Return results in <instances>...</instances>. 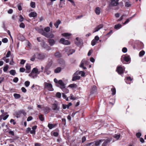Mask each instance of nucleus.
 <instances>
[{
  "mask_svg": "<svg viewBox=\"0 0 146 146\" xmlns=\"http://www.w3.org/2000/svg\"><path fill=\"white\" fill-rule=\"evenodd\" d=\"M44 88L48 89V90L52 91L54 89L52 88V85L49 83L45 82L44 83Z\"/></svg>",
  "mask_w": 146,
  "mask_h": 146,
  "instance_id": "obj_1",
  "label": "nucleus"
},
{
  "mask_svg": "<svg viewBox=\"0 0 146 146\" xmlns=\"http://www.w3.org/2000/svg\"><path fill=\"white\" fill-rule=\"evenodd\" d=\"M80 78V74L79 73L78 71H76L73 75V77L72 78V81H75L77 80H79Z\"/></svg>",
  "mask_w": 146,
  "mask_h": 146,
  "instance_id": "obj_2",
  "label": "nucleus"
},
{
  "mask_svg": "<svg viewBox=\"0 0 146 146\" xmlns=\"http://www.w3.org/2000/svg\"><path fill=\"white\" fill-rule=\"evenodd\" d=\"M135 46L138 47L139 49H142L144 47L143 43L139 41H137L135 42Z\"/></svg>",
  "mask_w": 146,
  "mask_h": 146,
  "instance_id": "obj_3",
  "label": "nucleus"
},
{
  "mask_svg": "<svg viewBox=\"0 0 146 146\" xmlns=\"http://www.w3.org/2000/svg\"><path fill=\"white\" fill-rule=\"evenodd\" d=\"M104 140L103 139H100L97 141L92 142L87 144V146H90L92 144H94L95 143V145L96 146H98Z\"/></svg>",
  "mask_w": 146,
  "mask_h": 146,
  "instance_id": "obj_4",
  "label": "nucleus"
},
{
  "mask_svg": "<svg viewBox=\"0 0 146 146\" xmlns=\"http://www.w3.org/2000/svg\"><path fill=\"white\" fill-rule=\"evenodd\" d=\"M60 108L58 106L57 103H54L52 104V109L55 111L56 113H57L59 111Z\"/></svg>",
  "mask_w": 146,
  "mask_h": 146,
  "instance_id": "obj_5",
  "label": "nucleus"
},
{
  "mask_svg": "<svg viewBox=\"0 0 146 146\" xmlns=\"http://www.w3.org/2000/svg\"><path fill=\"white\" fill-rule=\"evenodd\" d=\"M125 69L124 67L120 66L117 68L116 70L119 74H121L123 73Z\"/></svg>",
  "mask_w": 146,
  "mask_h": 146,
  "instance_id": "obj_6",
  "label": "nucleus"
},
{
  "mask_svg": "<svg viewBox=\"0 0 146 146\" xmlns=\"http://www.w3.org/2000/svg\"><path fill=\"white\" fill-rule=\"evenodd\" d=\"M36 58L39 60H42L45 57V55L44 54L36 53Z\"/></svg>",
  "mask_w": 146,
  "mask_h": 146,
  "instance_id": "obj_7",
  "label": "nucleus"
},
{
  "mask_svg": "<svg viewBox=\"0 0 146 146\" xmlns=\"http://www.w3.org/2000/svg\"><path fill=\"white\" fill-rule=\"evenodd\" d=\"M60 42L62 44L66 45H68L70 44V42L68 41V40H65L64 38H61L60 41Z\"/></svg>",
  "mask_w": 146,
  "mask_h": 146,
  "instance_id": "obj_8",
  "label": "nucleus"
},
{
  "mask_svg": "<svg viewBox=\"0 0 146 146\" xmlns=\"http://www.w3.org/2000/svg\"><path fill=\"white\" fill-rule=\"evenodd\" d=\"M103 25L102 24H101L98 25L94 29V30L93 31V33H94L98 31L100 29L103 28Z\"/></svg>",
  "mask_w": 146,
  "mask_h": 146,
  "instance_id": "obj_9",
  "label": "nucleus"
},
{
  "mask_svg": "<svg viewBox=\"0 0 146 146\" xmlns=\"http://www.w3.org/2000/svg\"><path fill=\"white\" fill-rule=\"evenodd\" d=\"M42 46L43 48L47 50H49L51 49V48L48 45L44 42H43L42 44Z\"/></svg>",
  "mask_w": 146,
  "mask_h": 146,
  "instance_id": "obj_10",
  "label": "nucleus"
},
{
  "mask_svg": "<svg viewBox=\"0 0 146 146\" xmlns=\"http://www.w3.org/2000/svg\"><path fill=\"white\" fill-rule=\"evenodd\" d=\"M58 83L60 85L58 86L61 89L65 86V85L64 82L62 80H60L58 81Z\"/></svg>",
  "mask_w": 146,
  "mask_h": 146,
  "instance_id": "obj_11",
  "label": "nucleus"
},
{
  "mask_svg": "<svg viewBox=\"0 0 146 146\" xmlns=\"http://www.w3.org/2000/svg\"><path fill=\"white\" fill-rule=\"evenodd\" d=\"M122 58L126 62L129 61L131 59L130 57L128 55L123 56Z\"/></svg>",
  "mask_w": 146,
  "mask_h": 146,
  "instance_id": "obj_12",
  "label": "nucleus"
},
{
  "mask_svg": "<svg viewBox=\"0 0 146 146\" xmlns=\"http://www.w3.org/2000/svg\"><path fill=\"white\" fill-rule=\"evenodd\" d=\"M132 80V79L130 77H126L125 80V82L127 84H130Z\"/></svg>",
  "mask_w": 146,
  "mask_h": 146,
  "instance_id": "obj_13",
  "label": "nucleus"
},
{
  "mask_svg": "<svg viewBox=\"0 0 146 146\" xmlns=\"http://www.w3.org/2000/svg\"><path fill=\"white\" fill-rule=\"evenodd\" d=\"M39 32L42 35L44 36H45L47 37L48 36V33L45 32L44 31L42 30H40L39 31Z\"/></svg>",
  "mask_w": 146,
  "mask_h": 146,
  "instance_id": "obj_14",
  "label": "nucleus"
},
{
  "mask_svg": "<svg viewBox=\"0 0 146 146\" xmlns=\"http://www.w3.org/2000/svg\"><path fill=\"white\" fill-rule=\"evenodd\" d=\"M48 42L49 43L50 45L52 46L55 43V41L53 39H49L48 40Z\"/></svg>",
  "mask_w": 146,
  "mask_h": 146,
  "instance_id": "obj_15",
  "label": "nucleus"
},
{
  "mask_svg": "<svg viewBox=\"0 0 146 146\" xmlns=\"http://www.w3.org/2000/svg\"><path fill=\"white\" fill-rule=\"evenodd\" d=\"M37 14L35 12H31L29 14V16L30 17H35L37 16Z\"/></svg>",
  "mask_w": 146,
  "mask_h": 146,
  "instance_id": "obj_16",
  "label": "nucleus"
},
{
  "mask_svg": "<svg viewBox=\"0 0 146 146\" xmlns=\"http://www.w3.org/2000/svg\"><path fill=\"white\" fill-rule=\"evenodd\" d=\"M111 4L113 6H116L118 4V2L116 1L115 0H111Z\"/></svg>",
  "mask_w": 146,
  "mask_h": 146,
  "instance_id": "obj_17",
  "label": "nucleus"
},
{
  "mask_svg": "<svg viewBox=\"0 0 146 146\" xmlns=\"http://www.w3.org/2000/svg\"><path fill=\"white\" fill-rule=\"evenodd\" d=\"M31 72L33 73L37 74H39L40 73V71H38V69L36 68H33Z\"/></svg>",
  "mask_w": 146,
  "mask_h": 146,
  "instance_id": "obj_18",
  "label": "nucleus"
},
{
  "mask_svg": "<svg viewBox=\"0 0 146 146\" xmlns=\"http://www.w3.org/2000/svg\"><path fill=\"white\" fill-rule=\"evenodd\" d=\"M52 64V61H50L48 62L45 68L46 69H49L51 67Z\"/></svg>",
  "mask_w": 146,
  "mask_h": 146,
  "instance_id": "obj_19",
  "label": "nucleus"
},
{
  "mask_svg": "<svg viewBox=\"0 0 146 146\" xmlns=\"http://www.w3.org/2000/svg\"><path fill=\"white\" fill-rule=\"evenodd\" d=\"M110 142V140L109 139H106L105 140L102 145V146H106L107 144Z\"/></svg>",
  "mask_w": 146,
  "mask_h": 146,
  "instance_id": "obj_20",
  "label": "nucleus"
},
{
  "mask_svg": "<svg viewBox=\"0 0 146 146\" xmlns=\"http://www.w3.org/2000/svg\"><path fill=\"white\" fill-rule=\"evenodd\" d=\"M95 11L97 15H99L101 12L100 8L99 7H96L95 10Z\"/></svg>",
  "mask_w": 146,
  "mask_h": 146,
  "instance_id": "obj_21",
  "label": "nucleus"
},
{
  "mask_svg": "<svg viewBox=\"0 0 146 146\" xmlns=\"http://www.w3.org/2000/svg\"><path fill=\"white\" fill-rule=\"evenodd\" d=\"M56 125L49 123L48 125V127L50 129H52Z\"/></svg>",
  "mask_w": 146,
  "mask_h": 146,
  "instance_id": "obj_22",
  "label": "nucleus"
},
{
  "mask_svg": "<svg viewBox=\"0 0 146 146\" xmlns=\"http://www.w3.org/2000/svg\"><path fill=\"white\" fill-rule=\"evenodd\" d=\"M85 61V60H83L82 61L81 64L80 65V67L81 68H83L84 69H86V68L84 66V63Z\"/></svg>",
  "mask_w": 146,
  "mask_h": 146,
  "instance_id": "obj_23",
  "label": "nucleus"
},
{
  "mask_svg": "<svg viewBox=\"0 0 146 146\" xmlns=\"http://www.w3.org/2000/svg\"><path fill=\"white\" fill-rule=\"evenodd\" d=\"M7 112H5L4 113V114H2V115H4L3 117V120H6L7 118L8 117L9 115L8 114H7Z\"/></svg>",
  "mask_w": 146,
  "mask_h": 146,
  "instance_id": "obj_24",
  "label": "nucleus"
},
{
  "mask_svg": "<svg viewBox=\"0 0 146 146\" xmlns=\"http://www.w3.org/2000/svg\"><path fill=\"white\" fill-rule=\"evenodd\" d=\"M61 21L59 20H58L56 23L54 24V25L56 28H58L59 25Z\"/></svg>",
  "mask_w": 146,
  "mask_h": 146,
  "instance_id": "obj_25",
  "label": "nucleus"
},
{
  "mask_svg": "<svg viewBox=\"0 0 146 146\" xmlns=\"http://www.w3.org/2000/svg\"><path fill=\"white\" fill-rule=\"evenodd\" d=\"M62 90L63 92L65 94H67L69 92V90L66 88V86L61 89Z\"/></svg>",
  "mask_w": 146,
  "mask_h": 146,
  "instance_id": "obj_26",
  "label": "nucleus"
},
{
  "mask_svg": "<svg viewBox=\"0 0 146 146\" xmlns=\"http://www.w3.org/2000/svg\"><path fill=\"white\" fill-rule=\"evenodd\" d=\"M10 74L13 75L15 76L16 74V72L15 70H11L9 71Z\"/></svg>",
  "mask_w": 146,
  "mask_h": 146,
  "instance_id": "obj_27",
  "label": "nucleus"
},
{
  "mask_svg": "<svg viewBox=\"0 0 146 146\" xmlns=\"http://www.w3.org/2000/svg\"><path fill=\"white\" fill-rule=\"evenodd\" d=\"M68 87L72 88H76L77 87V86L76 84H74L69 85L68 86Z\"/></svg>",
  "mask_w": 146,
  "mask_h": 146,
  "instance_id": "obj_28",
  "label": "nucleus"
},
{
  "mask_svg": "<svg viewBox=\"0 0 146 146\" xmlns=\"http://www.w3.org/2000/svg\"><path fill=\"white\" fill-rule=\"evenodd\" d=\"M135 14L132 17H131L129 18V19H127L126 20V21H125V22L123 24L125 25V24L128 23L129 22V21L131 20L134 17V16H135Z\"/></svg>",
  "mask_w": 146,
  "mask_h": 146,
  "instance_id": "obj_29",
  "label": "nucleus"
},
{
  "mask_svg": "<svg viewBox=\"0 0 146 146\" xmlns=\"http://www.w3.org/2000/svg\"><path fill=\"white\" fill-rule=\"evenodd\" d=\"M13 96L14 98L16 99H18L21 97V95L20 94L16 93L14 94Z\"/></svg>",
  "mask_w": 146,
  "mask_h": 146,
  "instance_id": "obj_30",
  "label": "nucleus"
},
{
  "mask_svg": "<svg viewBox=\"0 0 146 146\" xmlns=\"http://www.w3.org/2000/svg\"><path fill=\"white\" fill-rule=\"evenodd\" d=\"M75 50L74 49H70V50L68 53V55L72 54L73 53L75 52Z\"/></svg>",
  "mask_w": 146,
  "mask_h": 146,
  "instance_id": "obj_31",
  "label": "nucleus"
},
{
  "mask_svg": "<svg viewBox=\"0 0 146 146\" xmlns=\"http://www.w3.org/2000/svg\"><path fill=\"white\" fill-rule=\"evenodd\" d=\"M121 27V25L120 24H119L115 26L114 28L117 29H118L120 28Z\"/></svg>",
  "mask_w": 146,
  "mask_h": 146,
  "instance_id": "obj_32",
  "label": "nucleus"
},
{
  "mask_svg": "<svg viewBox=\"0 0 146 146\" xmlns=\"http://www.w3.org/2000/svg\"><path fill=\"white\" fill-rule=\"evenodd\" d=\"M49 69H46V68H45L44 72L46 73V74L47 75H49L51 73V71L50 70H49Z\"/></svg>",
  "mask_w": 146,
  "mask_h": 146,
  "instance_id": "obj_33",
  "label": "nucleus"
},
{
  "mask_svg": "<svg viewBox=\"0 0 146 146\" xmlns=\"http://www.w3.org/2000/svg\"><path fill=\"white\" fill-rule=\"evenodd\" d=\"M131 6V2L130 1H126L125 2V6L126 7H129Z\"/></svg>",
  "mask_w": 146,
  "mask_h": 146,
  "instance_id": "obj_34",
  "label": "nucleus"
},
{
  "mask_svg": "<svg viewBox=\"0 0 146 146\" xmlns=\"http://www.w3.org/2000/svg\"><path fill=\"white\" fill-rule=\"evenodd\" d=\"M61 68L60 67H58L54 70V72L55 73H58L60 72Z\"/></svg>",
  "mask_w": 146,
  "mask_h": 146,
  "instance_id": "obj_35",
  "label": "nucleus"
},
{
  "mask_svg": "<svg viewBox=\"0 0 146 146\" xmlns=\"http://www.w3.org/2000/svg\"><path fill=\"white\" fill-rule=\"evenodd\" d=\"M6 57H4L1 59V60H4L6 63H7L9 62V58L6 59Z\"/></svg>",
  "mask_w": 146,
  "mask_h": 146,
  "instance_id": "obj_36",
  "label": "nucleus"
},
{
  "mask_svg": "<svg viewBox=\"0 0 146 146\" xmlns=\"http://www.w3.org/2000/svg\"><path fill=\"white\" fill-rule=\"evenodd\" d=\"M97 41L96 40L93 39L91 42V44L92 46H94L97 43Z\"/></svg>",
  "mask_w": 146,
  "mask_h": 146,
  "instance_id": "obj_37",
  "label": "nucleus"
},
{
  "mask_svg": "<svg viewBox=\"0 0 146 146\" xmlns=\"http://www.w3.org/2000/svg\"><path fill=\"white\" fill-rule=\"evenodd\" d=\"M25 68L27 70H30L31 67L29 64H26L25 66Z\"/></svg>",
  "mask_w": 146,
  "mask_h": 146,
  "instance_id": "obj_38",
  "label": "nucleus"
},
{
  "mask_svg": "<svg viewBox=\"0 0 146 146\" xmlns=\"http://www.w3.org/2000/svg\"><path fill=\"white\" fill-rule=\"evenodd\" d=\"M62 35L64 37H67L70 36L71 35V34L68 33H62Z\"/></svg>",
  "mask_w": 146,
  "mask_h": 146,
  "instance_id": "obj_39",
  "label": "nucleus"
},
{
  "mask_svg": "<svg viewBox=\"0 0 146 146\" xmlns=\"http://www.w3.org/2000/svg\"><path fill=\"white\" fill-rule=\"evenodd\" d=\"M18 113L19 114H23L24 116H25L26 113L25 111L23 110L19 111H18Z\"/></svg>",
  "mask_w": 146,
  "mask_h": 146,
  "instance_id": "obj_40",
  "label": "nucleus"
},
{
  "mask_svg": "<svg viewBox=\"0 0 146 146\" xmlns=\"http://www.w3.org/2000/svg\"><path fill=\"white\" fill-rule=\"evenodd\" d=\"M82 41L80 40H78V41H76L75 42V44L77 45L78 46H79L80 45L82 44Z\"/></svg>",
  "mask_w": 146,
  "mask_h": 146,
  "instance_id": "obj_41",
  "label": "nucleus"
},
{
  "mask_svg": "<svg viewBox=\"0 0 146 146\" xmlns=\"http://www.w3.org/2000/svg\"><path fill=\"white\" fill-rule=\"evenodd\" d=\"M9 68V66L8 65L6 64V65L4 66L3 68V70L4 72H6L7 70Z\"/></svg>",
  "mask_w": 146,
  "mask_h": 146,
  "instance_id": "obj_42",
  "label": "nucleus"
},
{
  "mask_svg": "<svg viewBox=\"0 0 146 146\" xmlns=\"http://www.w3.org/2000/svg\"><path fill=\"white\" fill-rule=\"evenodd\" d=\"M30 6L33 8H34L35 7V3L34 2L31 1L30 3Z\"/></svg>",
  "mask_w": 146,
  "mask_h": 146,
  "instance_id": "obj_43",
  "label": "nucleus"
},
{
  "mask_svg": "<svg viewBox=\"0 0 146 146\" xmlns=\"http://www.w3.org/2000/svg\"><path fill=\"white\" fill-rule=\"evenodd\" d=\"M145 54V52L144 50L141 51L139 54V56L141 57L143 56Z\"/></svg>",
  "mask_w": 146,
  "mask_h": 146,
  "instance_id": "obj_44",
  "label": "nucleus"
},
{
  "mask_svg": "<svg viewBox=\"0 0 146 146\" xmlns=\"http://www.w3.org/2000/svg\"><path fill=\"white\" fill-rule=\"evenodd\" d=\"M61 94L59 92H57L56 94V97L58 98H60L61 97Z\"/></svg>",
  "mask_w": 146,
  "mask_h": 146,
  "instance_id": "obj_45",
  "label": "nucleus"
},
{
  "mask_svg": "<svg viewBox=\"0 0 146 146\" xmlns=\"http://www.w3.org/2000/svg\"><path fill=\"white\" fill-rule=\"evenodd\" d=\"M44 110L45 112L47 113L50 110L49 108L48 107H46L44 108Z\"/></svg>",
  "mask_w": 146,
  "mask_h": 146,
  "instance_id": "obj_46",
  "label": "nucleus"
},
{
  "mask_svg": "<svg viewBox=\"0 0 146 146\" xmlns=\"http://www.w3.org/2000/svg\"><path fill=\"white\" fill-rule=\"evenodd\" d=\"M39 118L41 121H43L44 120V117H43V115L42 114H41L39 116Z\"/></svg>",
  "mask_w": 146,
  "mask_h": 146,
  "instance_id": "obj_47",
  "label": "nucleus"
},
{
  "mask_svg": "<svg viewBox=\"0 0 146 146\" xmlns=\"http://www.w3.org/2000/svg\"><path fill=\"white\" fill-rule=\"evenodd\" d=\"M111 91L112 92V94L113 95L116 94V90L115 88H112L111 90Z\"/></svg>",
  "mask_w": 146,
  "mask_h": 146,
  "instance_id": "obj_48",
  "label": "nucleus"
},
{
  "mask_svg": "<svg viewBox=\"0 0 146 146\" xmlns=\"http://www.w3.org/2000/svg\"><path fill=\"white\" fill-rule=\"evenodd\" d=\"M55 56L57 58H59L61 57V54L58 52H56L55 54Z\"/></svg>",
  "mask_w": 146,
  "mask_h": 146,
  "instance_id": "obj_49",
  "label": "nucleus"
},
{
  "mask_svg": "<svg viewBox=\"0 0 146 146\" xmlns=\"http://www.w3.org/2000/svg\"><path fill=\"white\" fill-rule=\"evenodd\" d=\"M36 56V54H34L31 58V61H33L35 60V58Z\"/></svg>",
  "mask_w": 146,
  "mask_h": 146,
  "instance_id": "obj_50",
  "label": "nucleus"
},
{
  "mask_svg": "<svg viewBox=\"0 0 146 146\" xmlns=\"http://www.w3.org/2000/svg\"><path fill=\"white\" fill-rule=\"evenodd\" d=\"M79 73L80 74V76H85V74L84 72L82 71H78Z\"/></svg>",
  "mask_w": 146,
  "mask_h": 146,
  "instance_id": "obj_51",
  "label": "nucleus"
},
{
  "mask_svg": "<svg viewBox=\"0 0 146 146\" xmlns=\"http://www.w3.org/2000/svg\"><path fill=\"white\" fill-rule=\"evenodd\" d=\"M44 30L46 32H48L50 31V28L49 27H47L44 28Z\"/></svg>",
  "mask_w": 146,
  "mask_h": 146,
  "instance_id": "obj_52",
  "label": "nucleus"
},
{
  "mask_svg": "<svg viewBox=\"0 0 146 146\" xmlns=\"http://www.w3.org/2000/svg\"><path fill=\"white\" fill-rule=\"evenodd\" d=\"M48 36L47 37L49 38H53L54 37V35L52 34L48 33Z\"/></svg>",
  "mask_w": 146,
  "mask_h": 146,
  "instance_id": "obj_53",
  "label": "nucleus"
},
{
  "mask_svg": "<svg viewBox=\"0 0 146 146\" xmlns=\"http://www.w3.org/2000/svg\"><path fill=\"white\" fill-rule=\"evenodd\" d=\"M19 27L20 28H24L25 27V25L23 23H21L19 25Z\"/></svg>",
  "mask_w": 146,
  "mask_h": 146,
  "instance_id": "obj_54",
  "label": "nucleus"
},
{
  "mask_svg": "<svg viewBox=\"0 0 146 146\" xmlns=\"http://www.w3.org/2000/svg\"><path fill=\"white\" fill-rule=\"evenodd\" d=\"M30 84V82L28 81H26L25 82V85L27 87H28L29 85Z\"/></svg>",
  "mask_w": 146,
  "mask_h": 146,
  "instance_id": "obj_55",
  "label": "nucleus"
},
{
  "mask_svg": "<svg viewBox=\"0 0 146 146\" xmlns=\"http://www.w3.org/2000/svg\"><path fill=\"white\" fill-rule=\"evenodd\" d=\"M24 18L21 15H20L19 16V21L20 22H22L23 21Z\"/></svg>",
  "mask_w": 146,
  "mask_h": 146,
  "instance_id": "obj_56",
  "label": "nucleus"
},
{
  "mask_svg": "<svg viewBox=\"0 0 146 146\" xmlns=\"http://www.w3.org/2000/svg\"><path fill=\"white\" fill-rule=\"evenodd\" d=\"M69 98L71 100H75L76 99V98L72 94H70Z\"/></svg>",
  "mask_w": 146,
  "mask_h": 146,
  "instance_id": "obj_57",
  "label": "nucleus"
},
{
  "mask_svg": "<svg viewBox=\"0 0 146 146\" xmlns=\"http://www.w3.org/2000/svg\"><path fill=\"white\" fill-rule=\"evenodd\" d=\"M19 80V79L17 77H15L13 80V81L15 83H17Z\"/></svg>",
  "mask_w": 146,
  "mask_h": 146,
  "instance_id": "obj_58",
  "label": "nucleus"
},
{
  "mask_svg": "<svg viewBox=\"0 0 146 146\" xmlns=\"http://www.w3.org/2000/svg\"><path fill=\"white\" fill-rule=\"evenodd\" d=\"M25 70V69L23 67L20 68L19 71L20 72H24Z\"/></svg>",
  "mask_w": 146,
  "mask_h": 146,
  "instance_id": "obj_59",
  "label": "nucleus"
},
{
  "mask_svg": "<svg viewBox=\"0 0 146 146\" xmlns=\"http://www.w3.org/2000/svg\"><path fill=\"white\" fill-rule=\"evenodd\" d=\"M8 40L6 38H4L2 39V41L4 43H7V42Z\"/></svg>",
  "mask_w": 146,
  "mask_h": 146,
  "instance_id": "obj_60",
  "label": "nucleus"
},
{
  "mask_svg": "<svg viewBox=\"0 0 146 146\" xmlns=\"http://www.w3.org/2000/svg\"><path fill=\"white\" fill-rule=\"evenodd\" d=\"M141 135V134L139 132L137 133L136 134V135L138 138H140V136Z\"/></svg>",
  "mask_w": 146,
  "mask_h": 146,
  "instance_id": "obj_61",
  "label": "nucleus"
},
{
  "mask_svg": "<svg viewBox=\"0 0 146 146\" xmlns=\"http://www.w3.org/2000/svg\"><path fill=\"white\" fill-rule=\"evenodd\" d=\"M120 135H115L114 136V137L117 139H118L120 138Z\"/></svg>",
  "mask_w": 146,
  "mask_h": 146,
  "instance_id": "obj_62",
  "label": "nucleus"
},
{
  "mask_svg": "<svg viewBox=\"0 0 146 146\" xmlns=\"http://www.w3.org/2000/svg\"><path fill=\"white\" fill-rule=\"evenodd\" d=\"M11 54V52L10 51H9L7 53V54L6 55V56H5L6 58H8L10 56Z\"/></svg>",
  "mask_w": 146,
  "mask_h": 146,
  "instance_id": "obj_63",
  "label": "nucleus"
},
{
  "mask_svg": "<svg viewBox=\"0 0 146 146\" xmlns=\"http://www.w3.org/2000/svg\"><path fill=\"white\" fill-rule=\"evenodd\" d=\"M127 51V49L126 47H124L122 49V51L123 53H125Z\"/></svg>",
  "mask_w": 146,
  "mask_h": 146,
  "instance_id": "obj_64",
  "label": "nucleus"
}]
</instances>
